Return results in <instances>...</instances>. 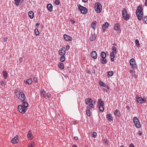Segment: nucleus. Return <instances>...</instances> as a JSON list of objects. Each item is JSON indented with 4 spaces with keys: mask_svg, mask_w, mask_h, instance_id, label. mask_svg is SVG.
I'll return each mask as SVG.
<instances>
[{
    "mask_svg": "<svg viewBox=\"0 0 147 147\" xmlns=\"http://www.w3.org/2000/svg\"><path fill=\"white\" fill-rule=\"evenodd\" d=\"M15 93L16 96L21 102H23L25 100L26 96L22 91L16 90Z\"/></svg>",
    "mask_w": 147,
    "mask_h": 147,
    "instance_id": "f257e3e1",
    "label": "nucleus"
},
{
    "mask_svg": "<svg viewBox=\"0 0 147 147\" xmlns=\"http://www.w3.org/2000/svg\"><path fill=\"white\" fill-rule=\"evenodd\" d=\"M142 5H140L138 7V9L136 11V15L138 19L139 20H141L142 16Z\"/></svg>",
    "mask_w": 147,
    "mask_h": 147,
    "instance_id": "f03ea898",
    "label": "nucleus"
},
{
    "mask_svg": "<svg viewBox=\"0 0 147 147\" xmlns=\"http://www.w3.org/2000/svg\"><path fill=\"white\" fill-rule=\"evenodd\" d=\"M122 15L124 19L126 20H127L129 18V15L127 13L126 9L123 8L122 10Z\"/></svg>",
    "mask_w": 147,
    "mask_h": 147,
    "instance_id": "7ed1b4c3",
    "label": "nucleus"
},
{
    "mask_svg": "<svg viewBox=\"0 0 147 147\" xmlns=\"http://www.w3.org/2000/svg\"><path fill=\"white\" fill-rule=\"evenodd\" d=\"M18 109L20 113L23 114L27 110L26 108H25L23 105H21L18 106Z\"/></svg>",
    "mask_w": 147,
    "mask_h": 147,
    "instance_id": "20e7f679",
    "label": "nucleus"
},
{
    "mask_svg": "<svg viewBox=\"0 0 147 147\" xmlns=\"http://www.w3.org/2000/svg\"><path fill=\"white\" fill-rule=\"evenodd\" d=\"M78 6L79 9L80 10L82 13L86 14L87 11V9L86 7L81 6L80 4L78 5Z\"/></svg>",
    "mask_w": 147,
    "mask_h": 147,
    "instance_id": "39448f33",
    "label": "nucleus"
},
{
    "mask_svg": "<svg viewBox=\"0 0 147 147\" xmlns=\"http://www.w3.org/2000/svg\"><path fill=\"white\" fill-rule=\"evenodd\" d=\"M96 38V36L95 35L94 31L92 30L91 31V35L90 37V41H93L95 40Z\"/></svg>",
    "mask_w": 147,
    "mask_h": 147,
    "instance_id": "423d86ee",
    "label": "nucleus"
},
{
    "mask_svg": "<svg viewBox=\"0 0 147 147\" xmlns=\"http://www.w3.org/2000/svg\"><path fill=\"white\" fill-rule=\"evenodd\" d=\"M93 107V105L92 104H90V105L88 106L86 111V113L88 116H90V108H92Z\"/></svg>",
    "mask_w": 147,
    "mask_h": 147,
    "instance_id": "0eeeda50",
    "label": "nucleus"
},
{
    "mask_svg": "<svg viewBox=\"0 0 147 147\" xmlns=\"http://www.w3.org/2000/svg\"><path fill=\"white\" fill-rule=\"evenodd\" d=\"M130 64L132 68H134L136 67V63L135 60L134 59H131L130 61Z\"/></svg>",
    "mask_w": 147,
    "mask_h": 147,
    "instance_id": "6e6552de",
    "label": "nucleus"
},
{
    "mask_svg": "<svg viewBox=\"0 0 147 147\" xmlns=\"http://www.w3.org/2000/svg\"><path fill=\"white\" fill-rule=\"evenodd\" d=\"M59 54L61 56L64 55L66 53L65 47H62L59 51Z\"/></svg>",
    "mask_w": 147,
    "mask_h": 147,
    "instance_id": "1a4fd4ad",
    "label": "nucleus"
},
{
    "mask_svg": "<svg viewBox=\"0 0 147 147\" xmlns=\"http://www.w3.org/2000/svg\"><path fill=\"white\" fill-rule=\"evenodd\" d=\"M137 101L139 103L144 102L146 101V100L144 98H142L141 97H137Z\"/></svg>",
    "mask_w": 147,
    "mask_h": 147,
    "instance_id": "9d476101",
    "label": "nucleus"
},
{
    "mask_svg": "<svg viewBox=\"0 0 147 147\" xmlns=\"http://www.w3.org/2000/svg\"><path fill=\"white\" fill-rule=\"evenodd\" d=\"M64 38L66 41H71L72 38L70 36L67 35L66 34H65L63 36Z\"/></svg>",
    "mask_w": 147,
    "mask_h": 147,
    "instance_id": "9b49d317",
    "label": "nucleus"
},
{
    "mask_svg": "<svg viewBox=\"0 0 147 147\" xmlns=\"http://www.w3.org/2000/svg\"><path fill=\"white\" fill-rule=\"evenodd\" d=\"M95 11L97 13L100 12L102 9V7L101 5H99V6H96L95 7Z\"/></svg>",
    "mask_w": 147,
    "mask_h": 147,
    "instance_id": "f8f14e48",
    "label": "nucleus"
},
{
    "mask_svg": "<svg viewBox=\"0 0 147 147\" xmlns=\"http://www.w3.org/2000/svg\"><path fill=\"white\" fill-rule=\"evenodd\" d=\"M91 57L94 59H96L97 58V55L95 51H93L91 53Z\"/></svg>",
    "mask_w": 147,
    "mask_h": 147,
    "instance_id": "ddd939ff",
    "label": "nucleus"
},
{
    "mask_svg": "<svg viewBox=\"0 0 147 147\" xmlns=\"http://www.w3.org/2000/svg\"><path fill=\"white\" fill-rule=\"evenodd\" d=\"M86 104V105H90V104H91V102H92V100L91 98H88L85 100Z\"/></svg>",
    "mask_w": 147,
    "mask_h": 147,
    "instance_id": "4468645a",
    "label": "nucleus"
},
{
    "mask_svg": "<svg viewBox=\"0 0 147 147\" xmlns=\"http://www.w3.org/2000/svg\"><path fill=\"white\" fill-rule=\"evenodd\" d=\"M47 8L48 10L50 11H52L53 9V6L51 4H49L47 5Z\"/></svg>",
    "mask_w": 147,
    "mask_h": 147,
    "instance_id": "2eb2a0df",
    "label": "nucleus"
},
{
    "mask_svg": "<svg viewBox=\"0 0 147 147\" xmlns=\"http://www.w3.org/2000/svg\"><path fill=\"white\" fill-rule=\"evenodd\" d=\"M28 15L30 18L32 19L34 18V13L32 11H30L28 13Z\"/></svg>",
    "mask_w": 147,
    "mask_h": 147,
    "instance_id": "dca6fc26",
    "label": "nucleus"
},
{
    "mask_svg": "<svg viewBox=\"0 0 147 147\" xmlns=\"http://www.w3.org/2000/svg\"><path fill=\"white\" fill-rule=\"evenodd\" d=\"M19 142L18 138H13L11 141V142L14 144H16Z\"/></svg>",
    "mask_w": 147,
    "mask_h": 147,
    "instance_id": "f3484780",
    "label": "nucleus"
},
{
    "mask_svg": "<svg viewBox=\"0 0 147 147\" xmlns=\"http://www.w3.org/2000/svg\"><path fill=\"white\" fill-rule=\"evenodd\" d=\"M114 53H113V52H112L110 53L111 60L112 61H114V59L115 57V55Z\"/></svg>",
    "mask_w": 147,
    "mask_h": 147,
    "instance_id": "a211bd4d",
    "label": "nucleus"
},
{
    "mask_svg": "<svg viewBox=\"0 0 147 147\" xmlns=\"http://www.w3.org/2000/svg\"><path fill=\"white\" fill-rule=\"evenodd\" d=\"M107 118L109 121H111L113 120V117L111 114H108L107 115Z\"/></svg>",
    "mask_w": 147,
    "mask_h": 147,
    "instance_id": "6ab92c4d",
    "label": "nucleus"
},
{
    "mask_svg": "<svg viewBox=\"0 0 147 147\" xmlns=\"http://www.w3.org/2000/svg\"><path fill=\"white\" fill-rule=\"evenodd\" d=\"M109 26V23L107 22H106L105 24L103 25L102 27V29L105 30L106 28L108 27Z\"/></svg>",
    "mask_w": 147,
    "mask_h": 147,
    "instance_id": "aec40b11",
    "label": "nucleus"
},
{
    "mask_svg": "<svg viewBox=\"0 0 147 147\" xmlns=\"http://www.w3.org/2000/svg\"><path fill=\"white\" fill-rule=\"evenodd\" d=\"M23 106L24 107H25V108H26V109H27V107L28 106V104L27 102L25 101L23 102L22 103Z\"/></svg>",
    "mask_w": 147,
    "mask_h": 147,
    "instance_id": "412c9836",
    "label": "nucleus"
},
{
    "mask_svg": "<svg viewBox=\"0 0 147 147\" xmlns=\"http://www.w3.org/2000/svg\"><path fill=\"white\" fill-rule=\"evenodd\" d=\"M114 114L118 116L119 117L120 116V112L118 110H116L114 112Z\"/></svg>",
    "mask_w": 147,
    "mask_h": 147,
    "instance_id": "4be33fe9",
    "label": "nucleus"
},
{
    "mask_svg": "<svg viewBox=\"0 0 147 147\" xmlns=\"http://www.w3.org/2000/svg\"><path fill=\"white\" fill-rule=\"evenodd\" d=\"M32 82V78H30L26 80V83H27L28 84H31Z\"/></svg>",
    "mask_w": 147,
    "mask_h": 147,
    "instance_id": "5701e85b",
    "label": "nucleus"
},
{
    "mask_svg": "<svg viewBox=\"0 0 147 147\" xmlns=\"http://www.w3.org/2000/svg\"><path fill=\"white\" fill-rule=\"evenodd\" d=\"M100 61L102 64H105L107 63V61L106 59L105 58H102V59H101Z\"/></svg>",
    "mask_w": 147,
    "mask_h": 147,
    "instance_id": "b1692460",
    "label": "nucleus"
},
{
    "mask_svg": "<svg viewBox=\"0 0 147 147\" xmlns=\"http://www.w3.org/2000/svg\"><path fill=\"white\" fill-rule=\"evenodd\" d=\"M16 5L17 6H18L22 3V2L20 0H15Z\"/></svg>",
    "mask_w": 147,
    "mask_h": 147,
    "instance_id": "393cba45",
    "label": "nucleus"
},
{
    "mask_svg": "<svg viewBox=\"0 0 147 147\" xmlns=\"http://www.w3.org/2000/svg\"><path fill=\"white\" fill-rule=\"evenodd\" d=\"M98 102L99 105H104V104L103 101H102L101 99H99L98 100Z\"/></svg>",
    "mask_w": 147,
    "mask_h": 147,
    "instance_id": "a878e982",
    "label": "nucleus"
},
{
    "mask_svg": "<svg viewBox=\"0 0 147 147\" xmlns=\"http://www.w3.org/2000/svg\"><path fill=\"white\" fill-rule=\"evenodd\" d=\"M3 76L5 78V79H6L7 78L8 76L7 75V72L6 71H3Z\"/></svg>",
    "mask_w": 147,
    "mask_h": 147,
    "instance_id": "bb28decb",
    "label": "nucleus"
},
{
    "mask_svg": "<svg viewBox=\"0 0 147 147\" xmlns=\"http://www.w3.org/2000/svg\"><path fill=\"white\" fill-rule=\"evenodd\" d=\"M107 73L109 77L112 76L114 74L113 72V71H109Z\"/></svg>",
    "mask_w": 147,
    "mask_h": 147,
    "instance_id": "cd10ccee",
    "label": "nucleus"
},
{
    "mask_svg": "<svg viewBox=\"0 0 147 147\" xmlns=\"http://www.w3.org/2000/svg\"><path fill=\"white\" fill-rule=\"evenodd\" d=\"M58 66L59 68L61 69H63L64 68L63 64L62 63H60L58 65Z\"/></svg>",
    "mask_w": 147,
    "mask_h": 147,
    "instance_id": "c85d7f7f",
    "label": "nucleus"
},
{
    "mask_svg": "<svg viewBox=\"0 0 147 147\" xmlns=\"http://www.w3.org/2000/svg\"><path fill=\"white\" fill-rule=\"evenodd\" d=\"M133 121H134V123H138V122H139L138 121V118H137V117H135L134 118Z\"/></svg>",
    "mask_w": 147,
    "mask_h": 147,
    "instance_id": "c756f323",
    "label": "nucleus"
},
{
    "mask_svg": "<svg viewBox=\"0 0 147 147\" xmlns=\"http://www.w3.org/2000/svg\"><path fill=\"white\" fill-rule=\"evenodd\" d=\"M91 26L92 27V28L94 29L93 30L94 31L95 28L96 27V23L95 22H93L91 24Z\"/></svg>",
    "mask_w": 147,
    "mask_h": 147,
    "instance_id": "7c9ffc66",
    "label": "nucleus"
},
{
    "mask_svg": "<svg viewBox=\"0 0 147 147\" xmlns=\"http://www.w3.org/2000/svg\"><path fill=\"white\" fill-rule=\"evenodd\" d=\"M112 52L116 53H117V49L116 48L113 46L112 48Z\"/></svg>",
    "mask_w": 147,
    "mask_h": 147,
    "instance_id": "2f4dec72",
    "label": "nucleus"
},
{
    "mask_svg": "<svg viewBox=\"0 0 147 147\" xmlns=\"http://www.w3.org/2000/svg\"><path fill=\"white\" fill-rule=\"evenodd\" d=\"M45 94V91L44 90H41L40 91V94L42 96L45 98H46V96L44 94Z\"/></svg>",
    "mask_w": 147,
    "mask_h": 147,
    "instance_id": "473e14b6",
    "label": "nucleus"
},
{
    "mask_svg": "<svg viewBox=\"0 0 147 147\" xmlns=\"http://www.w3.org/2000/svg\"><path fill=\"white\" fill-rule=\"evenodd\" d=\"M101 56L102 58H105L106 57L105 53L104 52H102L101 54Z\"/></svg>",
    "mask_w": 147,
    "mask_h": 147,
    "instance_id": "72a5a7b5",
    "label": "nucleus"
},
{
    "mask_svg": "<svg viewBox=\"0 0 147 147\" xmlns=\"http://www.w3.org/2000/svg\"><path fill=\"white\" fill-rule=\"evenodd\" d=\"M135 44H136V46L137 47H140V44H139V40L138 39L136 40L135 41Z\"/></svg>",
    "mask_w": 147,
    "mask_h": 147,
    "instance_id": "f704fd0d",
    "label": "nucleus"
},
{
    "mask_svg": "<svg viewBox=\"0 0 147 147\" xmlns=\"http://www.w3.org/2000/svg\"><path fill=\"white\" fill-rule=\"evenodd\" d=\"M135 126L137 128H139L141 127L140 124V122L136 123H134Z\"/></svg>",
    "mask_w": 147,
    "mask_h": 147,
    "instance_id": "c9c22d12",
    "label": "nucleus"
},
{
    "mask_svg": "<svg viewBox=\"0 0 147 147\" xmlns=\"http://www.w3.org/2000/svg\"><path fill=\"white\" fill-rule=\"evenodd\" d=\"M60 61L61 62H64L65 60V57L64 55L62 56L60 59Z\"/></svg>",
    "mask_w": 147,
    "mask_h": 147,
    "instance_id": "e433bc0d",
    "label": "nucleus"
},
{
    "mask_svg": "<svg viewBox=\"0 0 147 147\" xmlns=\"http://www.w3.org/2000/svg\"><path fill=\"white\" fill-rule=\"evenodd\" d=\"M103 105H99V109H100V111H103L104 110Z\"/></svg>",
    "mask_w": 147,
    "mask_h": 147,
    "instance_id": "4c0bfd02",
    "label": "nucleus"
},
{
    "mask_svg": "<svg viewBox=\"0 0 147 147\" xmlns=\"http://www.w3.org/2000/svg\"><path fill=\"white\" fill-rule=\"evenodd\" d=\"M34 142H32L31 143L28 144V146H27V147H34Z\"/></svg>",
    "mask_w": 147,
    "mask_h": 147,
    "instance_id": "58836bf2",
    "label": "nucleus"
},
{
    "mask_svg": "<svg viewBox=\"0 0 147 147\" xmlns=\"http://www.w3.org/2000/svg\"><path fill=\"white\" fill-rule=\"evenodd\" d=\"M97 135V133L96 132H93L91 134V135L92 137L95 138L96 137Z\"/></svg>",
    "mask_w": 147,
    "mask_h": 147,
    "instance_id": "ea45409f",
    "label": "nucleus"
},
{
    "mask_svg": "<svg viewBox=\"0 0 147 147\" xmlns=\"http://www.w3.org/2000/svg\"><path fill=\"white\" fill-rule=\"evenodd\" d=\"M35 32L36 34V36L38 35L39 34V32L38 31V29L37 28H36L35 29Z\"/></svg>",
    "mask_w": 147,
    "mask_h": 147,
    "instance_id": "a19ab883",
    "label": "nucleus"
},
{
    "mask_svg": "<svg viewBox=\"0 0 147 147\" xmlns=\"http://www.w3.org/2000/svg\"><path fill=\"white\" fill-rule=\"evenodd\" d=\"M119 28V26L117 24H116L115 25L114 27V28L115 30H117Z\"/></svg>",
    "mask_w": 147,
    "mask_h": 147,
    "instance_id": "79ce46f5",
    "label": "nucleus"
},
{
    "mask_svg": "<svg viewBox=\"0 0 147 147\" xmlns=\"http://www.w3.org/2000/svg\"><path fill=\"white\" fill-rule=\"evenodd\" d=\"M27 136L28 138H30L31 137H32V134L30 132V131H28V133L27 134Z\"/></svg>",
    "mask_w": 147,
    "mask_h": 147,
    "instance_id": "37998d69",
    "label": "nucleus"
},
{
    "mask_svg": "<svg viewBox=\"0 0 147 147\" xmlns=\"http://www.w3.org/2000/svg\"><path fill=\"white\" fill-rule=\"evenodd\" d=\"M59 0H56L55 2V4L57 5H59Z\"/></svg>",
    "mask_w": 147,
    "mask_h": 147,
    "instance_id": "c03bdc74",
    "label": "nucleus"
},
{
    "mask_svg": "<svg viewBox=\"0 0 147 147\" xmlns=\"http://www.w3.org/2000/svg\"><path fill=\"white\" fill-rule=\"evenodd\" d=\"M99 84L101 86H102L103 87H105V86L104 85L105 84H103V83L102 82H100L99 83Z\"/></svg>",
    "mask_w": 147,
    "mask_h": 147,
    "instance_id": "a18cd8bd",
    "label": "nucleus"
},
{
    "mask_svg": "<svg viewBox=\"0 0 147 147\" xmlns=\"http://www.w3.org/2000/svg\"><path fill=\"white\" fill-rule=\"evenodd\" d=\"M99 5H101L100 3H97L95 4V7H96V6L98 7V6H99Z\"/></svg>",
    "mask_w": 147,
    "mask_h": 147,
    "instance_id": "49530a36",
    "label": "nucleus"
},
{
    "mask_svg": "<svg viewBox=\"0 0 147 147\" xmlns=\"http://www.w3.org/2000/svg\"><path fill=\"white\" fill-rule=\"evenodd\" d=\"M33 80L34 82H37V78L36 77H34L33 78Z\"/></svg>",
    "mask_w": 147,
    "mask_h": 147,
    "instance_id": "de8ad7c7",
    "label": "nucleus"
},
{
    "mask_svg": "<svg viewBox=\"0 0 147 147\" xmlns=\"http://www.w3.org/2000/svg\"><path fill=\"white\" fill-rule=\"evenodd\" d=\"M144 20L146 23H147V16L144 17Z\"/></svg>",
    "mask_w": 147,
    "mask_h": 147,
    "instance_id": "09e8293b",
    "label": "nucleus"
},
{
    "mask_svg": "<svg viewBox=\"0 0 147 147\" xmlns=\"http://www.w3.org/2000/svg\"><path fill=\"white\" fill-rule=\"evenodd\" d=\"M6 84V82L4 81V82H1V84L2 85H4Z\"/></svg>",
    "mask_w": 147,
    "mask_h": 147,
    "instance_id": "8fccbe9b",
    "label": "nucleus"
},
{
    "mask_svg": "<svg viewBox=\"0 0 147 147\" xmlns=\"http://www.w3.org/2000/svg\"><path fill=\"white\" fill-rule=\"evenodd\" d=\"M7 40V37H5V38H4V39H3V41H4V42H5Z\"/></svg>",
    "mask_w": 147,
    "mask_h": 147,
    "instance_id": "3c124183",
    "label": "nucleus"
},
{
    "mask_svg": "<svg viewBox=\"0 0 147 147\" xmlns=\"http://www.w3.org/2000/svg\"><path fill=\"white\" fill-rule=\"evenodd\" d=\"M104 141L105 142V143H107L108 142L107 141V140L106 139H105L104 140Z\"/></svg>",
    "mask_w": 147,
    "mask_h": 147,
    "instance_id": "603ef678",
    "label": "nucleus"
},
{
    "mask_svg": "<svg viewBox=\"0 0 147 147\" xmlns=\"http://www.w3.org/2000/svg\"><path fill=\"white\" fill-rule=\"evenodd\" d=\"M70 47L68 45H67L66 46V48L67 49H69Z\"/></svg>",
    "mask_w": 147,
    "mask_h": 147,
    "instance_id": "864d4df0",
    "label": "nucleus"
},
{
    "mask_svg": "<svg viewBox=\"0 0 147 147\" xmlns=\"http://www.w3.org/2000/svg\"><path fill=\"white\" fill-rule=\"evenodd\" d=\"M133 77H134V78H136V74H134L133 75Z\"/></svg>",
    "mask_w": 147,
    "mask_h": 147,
    "instance_id": "5fc2aeb1",
    "label": "nucleus"
},
{
    "mask_svg": "<svg viewBox=\"0 0 147 147\" xmlns=\"http://www.w3.org/2000/svg\"><path fill=\"white\" fill-rule=\"evenodd\" d=\"M129 147H134L132 144H131L129 146Z\"/></svg>",
    "mask_w": 147,
    "mask_h": 147,
    "instance_id": "6e6d98bb",
    "label": "nucleus"
},
{
    "mask_svg": "<svg viewBox=\"0 0 147 147\" xmlns=\"http://www.w3.org/2000/svg\"><path fill=\"white\" fill-rule=\"evenodd\" d=\"M22 59H23V58L22 57L20 58V59H19L20 61L22 62Z\"/></svg>",
    "mask_w": 147,
    "mask_h": 147,
    "instance_id": "4d7b16f0",
    "label": "nucleus"
},
{
    "mask_svg": "<svg viewBox=\"0 0 147 147\" xmlns=\"http://www.w3.org/2000/svg\"><path fill=\"white\" fill-rule=\"evenodd\" d=\"M71 22L72 24H73L75 23V21L74 20H71Z\"/></svg>",
    "mask_w": 147,
    "mask_h": 147,
    "instance_id": "13d9d810",
    "label": "nucleus"
},
{
    "mask_svg": "<svg viewBox=\"0 0 147 147\" xmlns=\"http://www.w3.org/2000/svg\"><path fill=\"white\" fill-rule=\"evenodd\" d=\"M95 101H93L92 100V102H91V104H92L93 105V103L95 104Z\"/></svg>",
    "mask_w": 147,
    "mask_h": 147,
    "instance_id": "bf43d9fd",
    "label": "nucleus"
},
{
    "mask_svg": "<svg viewBox=\"0 0 147 147\" xmlns=\"http://www.w3.org/2000/svg\"><path fill=\"white\" fill-rule=\"evenodd\" d=\"M145 5L147 6V0H145Z\"/></svg>",
    "mask_w": 147,
    "mask_h": 147,
    "instance_id": "052dcab7",
    "label": "nucleus"
},
{
    "mask_svg": "<svg viewBox=\"0 0 147 147\" xmlns=\"http://www.w3.org/2000/svg\"><path fill=\"white\" fill-rule=\"evenodd\" d=\"M88 0H82V1L84 2H86Z\"/></svg>",
    "mask_w": 147,
    "mask_h": 147,
    "instance_id": "680f3d73",
    "label": "nucleus"
},
{
    "mask_svg": "<svg viewBox=\"0 0 147 147\" xmlns=\"http://www.w3.org/2000/svg\"><path fill=\"white\" fill-rule=\"evenodd\" d=\"M50 95V94H47L46 96L48 98V97H49Z\"/></svg>",
    "mask_w": 147,
    "mask_h": 147,
    "instance_id": "e2e57ef3",
    "label": "nucleus"
},
{
    "mask_svg": "<svg viewBox=\"0 0 147 147\" xmlns=\"http://www.w3.org/2000/svg\"><path fill=\"white\" fill-rule=\"evenodd\" d=\"M18 138V135H17L14 138Z\"/></svg>",
    "mask_w": 147,
    "mask_h": 147,
    "instance_id": "0e129e2a",
    "label": "nucleus"
},
{
    "mask_svg": "<svg viewBox=\"0 0 147 147\" xmlns=\"http://www.w3.org/2000/svg\"><path fill=\"white\" fill-rule=\"evenodd\" d=\"M72 147H77L76 145H74Z\"/></svg>",
    "mask_w": 147,
    "mask_h": 147,
    "instance_id": "69168bd1",
    "label": "nucleus"
},
{
    "mask_svg": "<svg viewBox=\"0 0 147 147\" xmlns=\"http://www.w3.org/2000/svg\"><path fill=\"white\" fill-rule=\"evenodd\" d=\"M127 109L128 110H129V106H127Z\"/></svg>",
    "mask_w": 147,
    "mask_h": 147,
    "instance_id": "338daca9",
    "label": "nucleus"
},
{
    "mask_svg": "<svg viewBox=\"0 0 147 147\" xmlns=\"http://www.w3.org/2000/svg\"><path fill=\"white\" fill-rule=\"evenodd\" d=\"M40 25V24L37 23L36 24V26H39Z\"/></svg>",
    "mask_w": 147,
    "mask_h": 147,
    "instance_id": "774afa93",
    "label": "nucleus"
}]
</instances>
